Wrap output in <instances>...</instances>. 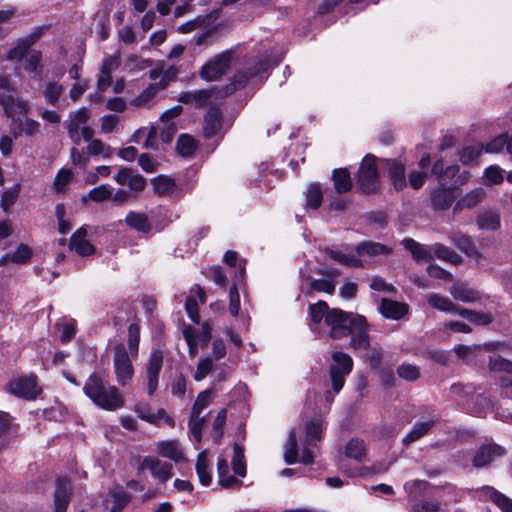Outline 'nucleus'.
I'll use <instances>...</instances> for the list:
<instances>
[{"label": "nucleus", "mask_w": 512, "mask_h": 512, "mask_svg": "<svg viewBox=\"0 0 512 512\" xmlns=\"http://www.w3.org/2000/svg\"><path fill=\"white\" fill-rule=\"evenodd\" d=\"M326 325L330 328L329 336L340 340L351 336L350 347L354 350L370 348L369 325L366 318L339 308H332L326 317Z\"/></svg>", "instance_id": "1"}, {"label": "nucleus", "mask_w": 512, "mask_h": 512, "mask_svg": "<svg viewBox=\"0 0 512 512\" xmlns=\"http://www.w3.org/2000/svg\"><path fill=\"white\" fill-rule=\"evenodd\" d=\"M127 344L117 342L113 346V369L117 383L124 387L134 376L132 360L138 357L140 344V325L133 322L128 326Z\"/></svg>", "instance_id": "2"}, {"label": "nucleus", "mask_w": 512, "mask_h": 512, "mask_svg": "<svg viewBox=\"0 0 512 512\" xmlns=\"http://www.w3.org/2000/svg\"><path fill=\"white\" fill-rule=\"evenodd\" d=\"M84 394L98 407L115 411L124 406L119 389L109 384L105 371H94L83 387Z\"/></svg>", "instance_id": "3"}, {"label": "nucleus", "mask_w": 512, "mask_h": 512, "mask_svg": "<svg viewBox=\"0 0 512 512\" xmlns=\"http://www.w3.org/2000/svg\"><path fill=\"white\" fill-rule=\"evenodd\" d=\"M355 181L358 191L362 194L370 195L379 191L380 180L374 155L367 154L363 158L355 175Z\"/></svg>", "instance_id": "4"}, {"label": "nucleus", "mask_w": 512, "mask_h": 512, "mask_svg": "<svg viewBox=\"0 0 512 512\" xmlns=\"http://www.w3.org/2000/svg\"><path fill=\"white\" fill-rule=\"evenodd\" d=\"M332 364L329 368V376L332 382V389L334 393H339L344 386L345 377L350 374L353 368L352 358L344 352H333Z\"/></svg>", "instance_id": "5"}, {"label": "nucleus", "mask_w": 512, "mask_h": 512, "mask_svg": "<svg viewBox=\"0 0 512 512\" xmlns=\"http://www.w3.org/2000/svg\"><path fill=\"white\" fill-rule=\"evenodd\" d=\"M232 56L229 51L214 56L204 64L199 72L200 77L208 82L217 81L228 71Z\"/></svg>", "instance_id": "6"}, {"label": "nucleus", "mask_w": 512, "mask_h": 512, "mask_svg": "<svg viewBox=\"0 0 512 512\" xmlns=\"http://www.w3.org/2000/svg\"><path fill=\"white\" fill-rule=\"evenodd\" d=\"M164 352L159 347L151 350L150 356L145 364V373L147 378V392L149 396L154 395L158 388L159 374L163 367Z\"/></svg>", "instance_id": "7"}, {"label": "nucleus", "mask_w": 512, "mask_h": 512, "mask_svg": "<svg viewBox=\"0 0 512 512\" xmlns=\"http://www.w3.org/2000/svg\"><path fill=\"white\" fill-rule=\"evenodd\" d=\"M7 390L19 398L33 400L39 394L37 377L35 375H24L15 378L8 383Z\"/></svg>", "instance_id": "8"}, {"label": "nucleus", "mask_w": 512, "mask_h": 512, "mask_svg": "<svg viewBox=\"0 0 512 512\" xmlns=\"http://www.w3.org/2000/svg\"><path fill=\"white\" fill-rule=\"evenodd\" d=\"M506 455V449L496 443L481 445L472 459L475 468H484L493 465L497 459Z\"/></svg>", "instance_id": "9"}, {"label": "nucleus", "mask_w": 512, "mask_h": 512, "mask_svg": "<svg viewBox=\"0 0 512 512\" xmlns=\"http://www.w3.org/2000/svg\"><path fill=\"white\" fill-rule=\"evenodd\" d=\"M114 180L136 193L142 192L146 187V179L130 167L121 168L114 176Z\"/></svg>", "instance_id": "10"}, {"label": "nucleus", "mask_w": 512, "mask_h": 512, "mask_svg": "<svg viewBox=\"0 0 512 512\" xmlns=\"http://www.w3.org/2000/svg\"><path fill=\"white\" fill-rule=\"evenodd\" d=\"M148 469L161 483H166L172 476L173 466L170 463H161L156 457L146 456L138 468V473Z\"/></svg>", "instance_id": "11"}, {"label": "nucleus", "mask_w": 512, "mask_h": 512, "mask_svg": "<svg viewBox=\"0 0 512 512\" xmlns=\"http://www.w3.org/2000/svg\"><path fill=\"white\" fill-rule=\"evenodd\" d=\"M88 231L85 226L78 228L69 239V248L82 257L91 256L96 252L95 246L87 240Z\"/></svg>", "instance_id": "12"}, {"label": "nucleus", "mask_w": 512, "mask_h": 512, "mask_svg": "<svg viewBox=\"0 0 512 512\" xmlns=\"http://www.w3.org/2000/svg\"><path fill=\"white\" fill-rule=\"evenodd\" d=\"M431 252L441 260L453 264L461 262V257L443 244L436 243L431 247L418 244V260L431 257Z\"/></svg>", "instance_id": "13"}, {"label": "nucleus", "mask_w": 512, "mask_h": 512, "mask_svg": "<svg viewBox=\"0 0 512 512\" xmlns=\"http://www.w3.org/2000/svg\"><path fill=\"white\" fill-rule=\"evenodd\" d=\"M451 296L456 301L463 303L479 302L482 299V294L477 289L473 288L466 282L457 281L449 289Z\"/></svg>", "instance_id": "14"}, {"label": "nucleus", "mask_w": 512, "mask_h": 512, "mask_svg": "<svg viewBox=\"0 0 512 512\" xmlns=\"http://www.w3.org/2000/svg\"><path fill=\"white\" fill-rule=\"evenodd\" d=\"M71 496V483L66 477L56 479L54 512H66Z\"/></svg>", "instance_id": "15"}, {"label": "nucleus", "mask_w": 512, "mask_h": 512, "mask_svg": "<svg viewBox=\"0 0 512 512\" xmlns=\"http://www.w3.org/2000/svg\"><path fill=\"white\" fill-rule=\"evenodd\" d=\"M222 128V112L220 108L213 106L204 116L203 136L206 139L214 137Z\"/></svg>", "instance_id": "16"}, {"label": "nucleus", "mask_w": 512, "mask_h": 512, "mask_svg": "<svg viewBox=\"0 0 512 512\" xmlns=\"http://www.w3.org/2000/svg\"><path fill=\"white\" fill-rule=\"evenodd\" d=\"M408 305L392 299L383 298L379 305V312L387 319L399 320L408 313Z\"/></svg>", "instance_id": "17"}, {"label": "nucleus", "mask_w": 512, "mask_h": 512, "mask_svg": "<svg viewBox=\"0 0 512 512\" xmlns=\"http://www.w3.org/2000/svg\"><path fill=\"white\" fill-rule=\"evenodd\" d=\"M445 183H441V187L435 189L431 195V202L435 209L446 210L454 201V188L444 187Z\"/></svg>", "instance_id": "18"}, {"label": "nucleus", "mask_w": 512, "mask_h": 512, "mask_svg": "<svg viewBox=\"0 0 512 512\" xmlns=\"http://www.w3.org/2000/svg\"><path fill=\"white\" fill-rule=\"evenodd\" d=\"M476 222L481 230L496 231L501 226L500 212L497 210H483L478 214Z\"/></svg>", "instance_id": "19"}, {"label": "nucleus", "mask_w": 512, "mask_h": 512, "mask_svg": "<svg viewBox=\"0 0 512 512\" xmlns=\"http://www.w3.org/2000/svg\"><path fill=\"white\" fill-rule=\"evenodd\" d=\"M157 452L160 456L169 458L174 462L186 460L184 453L177 440L161 441L157 445Z\"/></svg>", "instance_id": "20"}, {"label": "nucleus", "mask_w": 512, "mask_h": 512, "mask_svg": "<svg viewBox=\"0 0 512 512\" xmlns=\"http://www.w3.org/2000/svg\"><path fill=\"white\" fill-rule=\"evenodd\" d=\"M251 78L253 77L250 75L248 68L238 71L234 74L230 83L222 87L220 90L221 96L227 97L237 90L243 89Z\"/></svg>", "instance_id": "21"}, {"label": "nucleus", "mask_w": 512, "mask_h": 512, "mask_svg": "<svg viewBox=\"0 0 512 512\" xmlns=\"http://www.w3.org/2000/svg\"><path fill=\"white\" fill-rule=\"evenodd\" d=\"M125 223L131 229L147 234L152 230V225L145 213L130 211L125 217Z\"/></svg>", "instance_id": "22"}, {"label": "nucleus", "mask_w": 512, "mask_h": 512, "mask_svg": "<svg viewBox=\"0 0 512 512\" xmlns=\"http://www.w3.org/2000/svg\"><path fill=\"white\" fill-rule=\"evenodd\" d=\"M154 193L159 197L171 196L176 191V182L166 175H158L151 179Z\"/></svg>", "instance_id": "23"}, {"label": "nucleus", "mask_w": 512, "mask_h": 512, "mask_svg": "<svg viewBox=\"0 0 512 512\" xmlns=\"http://www.w3.org/2000/svg\"><path fill=\"white\" fill-rule=\"evenodd\" d=\"M389 167V178L396 190L400 191L406 186L405 165L397 160H386Z\"/></svg>", "instance_id": "24"}, {"label": "nucleus", "mask_w": 512, "mask_h": 512, "mask_svg": "<svg viewBox=\"0 0 512 512\" xmlns=\"http://www.w3.org/2000/svg\"><path fill=\"white\" fill-rule=\"evenodd\" d=\"M486 196L483 188H475L463 196L454 206V213L461 211L464 208H473L478 205Z\"/></svg>", "instance_id": "25"}, {"label": "nucleus", "mask_w": 512, "mask_h": 512, "mask_svg": "<svg viewBox=\"0 0 512 512\" xmlns=\"http://www.w3.org/2000/svg\"><path fill=\"white\" fill-rule=\"evenodd\" d=\"M198 149L197 141L189 134H181L176 142V152L183 158H193Z\"/></svg>", "instance_id": "26"}, {"label": "nucleus", "mask_w": 512, "mask_h": 512, "mask_svg": "<svg viewBox=\"0 0 512 512\" xmlns=\"http://www.w3.org/2000/svg\"><path fill=\"white\" fill-rule=\"evenodd\" d=\"M334 189L337 193L343 194L351 190L352 181L347 168L334 169L332 172Z\"/></svg>", "instance_id": "27"}, {"label": "nucleus", "mask_w": 512, "mask_h": 512, "mask_svg": "<svg viewBox=\"0 0 512 512\" xmlns=\"http://www.w3.org/2000/svg\"><path fill=\"white\" fill-rule=\"evenodd\" d=\"M278 63L279 61L274 59L272 55L265 54L261 55L253 66L248 67V70L253 78L260 77L263 74L268 73V71L274 66H277Z\"/></svg>", "instance_id": "28"}, {"label": "nucleus", "mask_w": 512, "mask_h": 512, "mask_svg": "<svg viewBox=\"0 0 512 512\" xmlns=\"http://www.w3.org/2000/svg\"><path fill=\"white\" fill-rule=\"evenodd\" d=\"M429 305L442 312H448L453 314H459L461 307L453 303L448 297L441 296L438 294H430L427 299Z\"/></svg>", "instance_id": "29"}, {"label": "nucleus", "mask_w": 512, "mask_h": 512, "mask_svg": "<svg viewBox=\"0 0 512 512\" xmlns=\"http://www.w3.org/2000/svg\"><path fill=\"white\" fill-rule=\"evenodd\" d=\"M486 153H499L506 148L507 152L512 154V135L501 134L489 141L485 146L483 145Z\"/></svg>", "instance_id": "30"}, {"label": "nucleus", "mask_w": 512, "mask_h": 512, "mask_svg": "<svg viewBox=\"0 0 512 512\" xmlns=\"http://www.w3.org/2000/svg\"><path fill=\"white\" fill-rule=\"evenodd\" d=\"M168 84V80L165 78L161 79L158 85L150 84L146 89H144L137 97H135L131 101V105L140 107L149 103L157 94L158 86L164 89Z\"/></svg>", "instance_id": "31"}, {"label": "nucleus", "mask_w": 512, "mask_h": 512, "mask_svg": "<svg viewBox=\"0 0 512 512\" xmlns=\"http://www.w3.org/2000/svg\"><path fill=\"white\" fill-rule=\"evenodd\" d=\"M355 250L358 255L366 254L368 256L387 255L391 253V249L386 245L373 241H363L355 247Z\"/></svg>", "instance_id": "32"}, {"label": "nucleus", "mask_w": 512, "mask_h": 512, "mask_svg": "<svg viewBox=\"0 0 512 512\" xmlns=\"http://www.w3.org/2000/svg\"><path fill=\"white\" fill-rule=\"evenodd\" d=\"M484 495H487L502 512H512V500L491 486L482 488Z\"/></svg>", "instance_id": "33"}, {"label": "nucleus", "mask_w": 512, "mask_h": 512, "mask_svg": "<svg viewBox=\"0 0 512 512\" xmlns=\"http://www.w3.org/2000/svg\"><path fill=\"white\" fill-rule=\"evenodd\" d=\"M196 472L199 481L203 486H208L211 484L212 477L209 471V462L206 451H201L197 456Z\"/></svg>", "instance_id": "34"}, {"label": "nucleus", "mask_w": 512, "mask_h": 512, "mask_svg": "<svg viewBox=\"0 0 512 512\" xmlns=\"http://www.w3.org/2000/svg\"><path fill=\"white\" fill-rule=\"evenodd\" d=\"M488 367L492 372H504L507 373L508 376L505 378L512 379V362L503 358L498 354H493L489 357ZM504 379L502 377L500 382Z\"/></svg>", "instance_id": "35"}, {"label": "nucleus", "mask_w": 512, "mask_h": 512, "mask_svg": "<svg viewBox=\"0 0 512 512\" xmlns=\"http://www.w3.org/2000/svg\"><path fill=\"white\" fill-rule=\"evenodd\" d=\"M325 430L324 422L320 419L310 420L306 422L305 432H306V443L308 445H313L314 442L320 441L322 439L323 431Z\"/></svg>", "instance_id": "36"}, {"label": "nucleus", "mask_w": 512, "mask_h": 512, "mask_svg": "<svg viewBox=\"0 0 512 512\" xmlns=\"http://www.w3.org/2000/svg\"><path fill=\"white\" fill-rule=\"evenodd\" d=\"M451 240L454 243L455 246L468 256L472 257H480L481 254L477 251L475 246L473 245L471 239L469 236L461 234V233H454L451 236Z\"/></svg>", "instance_id": "37"}, {"label": "nucleus", "mask_w": 512, "mask_h": 512, "mask_svg": "<svg viewBox=\"0 0 512 512\" xmlns=\"http://www.w3.org/2000/svg\"><path fill=\"white\" fill-rule=\"evenodd\" d=\"M331 309L327 302L320 300L315 304L309 305V317L314 324H319L322 320L326 323V317L331 312Z\"/></svg>", "instance_id": "38"}, {"label": "nucleus", "mask_w": 512, "mask_h": 512, "mask_svg": "<svg viewBox=\"0 0 512 512\" xmlns=\"http://www.w3.org/2000/svg\"><path fill=\"white\" fill-rule=\"evenodd\" d=\"M345 455L359 462L364 461L366 457L365 443L359 438L351 439L345 447Z\"/></svg>", "instance_id": "39"}, {"label": "nucleus", "mask_w": 512, "mask_h": 512, "mask_svg": "<svg viewBox=\"0 0 512 512\" xmlns=\"http://www.w3.org/2000/svg\"><path fill=\"white\" fill-rule=\"evenodd\" d=\"M232 469L239 477L246 475V461L244 456V449L238 443L233 445Z\"/></svg>", "instance_id": "40"}, {"label": "nucleus", "mask_w": 512, "mask_h": 512, "mask_svg": "<svg viewBox=\"0 0 512 512\" xmlns=\"http://www.w3.org/2000/svg\"><path fill=\"white\" fill-rule=\"evenodd\" d=\"M323 201V191L319 183L309 185L306 192V207L317 210Z\"/></svg>", "instance_id": "41"}, {"label": "nucleus", "mask_w": 512, "mask_h": 512, "mask_svg": "<svg viewBox=\"0 0 512 512\" xmlns=\"http://www.w3.org/2000/svg\"><path fill=\"white\" fill-rule=\"evenodd\" d=\"M112 197V189L107 185H100L93 189H91L88 194L83 195L81 200L83 203H86L87 200L94 201L96 203L104 202L106 200L111 199Z\"/></svg>", "instance_id": "42"}, {"label": "nucleus", "mask_w": 512, "mask_h": 512, "mask_svg": "<svg viewBox=\"0 0 512 512\" xmlns=\"http://www.w3.org/2000/svg\"><path fill=\"white\" fill-rule=\"evenodd\" d=\"M325 253H326V255L329 256V258L340 263L341 265L351 267V268L361 266V261L356 256H354L352 254H345L341 251L332 250V249H326Z\"/></svg>", "instance_id": "43"}, {"label": "nucleus", "mask_w": 512, "mask_h": 512, "mask_svg": "<svg viewBox=\"0 0 512 512\" xmlns=\"http://www.w3.org/2000/svg\"><path fill=\"white\" fill-rule=\"evenodd\" d=\"M42 54L40 51H33L25 61L24 68L30 74H33V78H41L43 66L41 64Z\"/></svg>", "instance_id": "44"}, {"label": "nucleus", "mask_w": 512, "mask_h": 512, "mask_svg": "<svg viewBox=\"0 0 512 512\" xmlns=\"http://www.w3.org/2000/svg\"><path fill=\"white\" fill-rule=\"evenodd\" d=\"M458 315L476 325H488L493 321V317L490 314L477 312L466 308H460Z\"/></svg>", "instance_id": "45"}, {"label": "nucleus", "mask_w": 512, "mask_h": 512, "mask_svg": "<svg viewBox=\"0 0 512 512\" xmlns=\"http://www.w3.org/2000/svg\"><path fill=\"white\" fill-rule=\"evenodd\" d=\"M298 460V444L296 433L294 430H291L289 433V438L285 446L284 452V461L288 465H292L296 463Z\"/></svg>", "instance_id": "46"}, {"label": "nucleus", "mask_w": 512, "mask_h": 512, "mask_svg": "<svg viewBox=\"0 0 512 512\" xmlns=\"http://www.w3.org/2000/svg\"><path fill=\"white\" fill-rule=\"evenodd\" d=\"M483 150L484 148L482 144L465 146L458 152L459 160L464 165H468L475 161L480 156Z\"/></svg>", "instance_id": "47"}, {"label": "nucleus", "mask_w": 512, "mask_h": 512, "mask_svg": "<svg viewBox=\"0 0 512 512\" xmlns=\"http://www.w3.org/2000/svg\"><path fill=\"white\" fill-rule=\"evenodd\" d=\"M63 92L64 87L62 85L57 82H49L43 91V96L47 104L54 106Z\"/></svg>", "instance_id": "48"}, {"label": "nucleus", "mask_w": 512, "mask_h": 512, "mask_svg": "<svg viewBox=\"0 0 512 512\" xmlns=\"http://www.w3.org/2000/svg\"><path fill=\"white\" fill-rule=\"evenodd\" d=\"M212 396L213 392L212 390L209 389L204 390L197 395L191 410V413L194 414V417L197 418L201 414V412L206 407H208V405L212 402Z\"/></svg>", "instance_id": "49"}, {"label": "nucleus", "mask_w": 512, "mask_h": 512, "mask_svg": "<svg viewBox=\"0 0 512 512\" xmlns=\"http://www.w3.org/2000/svg\"><path fill=\"white\" fill-rule=\"evenodd\" d=\"M226 417H227V410L226 409H221L216 418L214 419L213 421V425H212V438H213V442L215 444H219L222 440V437H223V427L225 425V422H226Z\"/></svg>", "instance_id": "50"}, {"label": "nucleus", "mask_w": 512, "mask_h": 512, "mask_svg": "<svg viewBox=\"0 0 512 512\" xmlns=\"http://www.w3.org/2000/svg\"><path fill=\"white\" fill-rule=\"evenodd\" d=\"M224 262L231 267L237 268V271H236L237 277H239L241 279L244 277L246 261L239 259L237 252L228 250L224 254Z\"/></svg>", "instance_id": "51"}, {"label": "nucleus", "mask_w": 512, "mask_h": 512, "mask_svg": "<svg viewBox=\"0 0 512 512\" xmlns=\"http://www.w3.org/2000/svg\"><path fill=\"white\" fill-rule=\"evenodd\" d=\"M88 154L92 156L102 155L104 158L112 156V148L105 145L100 139H94L87 146Z\"/></svg>", "instance_id": "52"}, {"label": "nucleus", "mask_w": 512, "mask_h": 512, "mask_svg": "<svg viewBox=\"0 0 512 512\" xmlns=\"http://www.w3.org/2000/svg\"><path fill=\"white\" fill-rule=\"evenodd\" d=\"M123 311L126 314H133L134 318L138 320L137 316L135 315L134 311L131 309L127 301L123 300L118 303L117 312L111 318L112 324L116 329L122 328L125 323L124 318L120 315L121 312Z\"/></svg>", "instance_id": "53"}, {"label": "nucleus", "mask_w": 512, "mask_h": 512, "mask_svg": "<svg viewBox=\"0 0 512 512\" xmlns=\"http://www.w3.org/2000/svg\"><path fill=\"white\" fill-rule=\"evenodd\" d=\"M503 169L497 165H491L484 171V178L489 185H495L503 182Z\"/></svg>", "instance_id": "54"}, {"label": "nucleus", "mask_w": 512, "mask_h": 512, "mask_svg": "<svg viewBox=\"0 0 512 512\" xmlns=\"http://www.w3.org/2000/svg\"><path fill=\"white\" fill-rule=\"evenodd\" d=\"M205 423V417H200V415L196 418L194 414H190L188 427L195 438V440L199 443L202 440V429Z\"/></svg>", "instance_id": "55"}, {"label": "nucleus", "mask_w": 512, "mask_h": 512, "mask_svg": "<svg viewBox=\"0 0 512 512\" xmlns=\"http://www.w3.org/2000/svg\"><path fill=\"white\" fill-rule=\"evenodd\" d=\"M32 250L26 244L21 243L16 251L11 255V262L16 264H25L30 261Z\"/></svg>", "instance_id": "56"}, {"label": "nucleus", "mask_w": 512, "mask_h": 512, "mask_svg": "<svg viewBox=\"0 0 512 512\" xmlns=\"http://www.w3.org/2000/svg\"><path fill=\"white\" fill-rule=\"evenodd\" d=\"M212 369L213 360L209 357L202 358L197 364V368L193 377L196 381H201L212 371Z\"/></svg>", "instance_id": "57"}, {"label": "nucleus", "mask_w": 512, "mask_h": 512, "mask_svg": "<svg viewBox=\"0 0 512 512\" xmlns=\"http://www.w3.org/2000/svg\"><path fill=\"white\" fill-rule=\"evenodd\" d=\"M72 178V171L70 169L62 168L58 171L56 174V177L54 179V189L57 192H61L64 190L66 185L70 182Z\"/></svg>", "instance_id": "58"}, {"label": "nucleus", "mask_w": 512, "mask_h": 512, "mask_svg": "<svg viewBox=\"0 0 512 512\" xmlns=\"http://www.w3.org/2000/svg\"><path fill=\"white\" fill-rule=\"evenodd\" d=\"M240 310V295L237 284H232L229 290V311L232 316H237Z\"/></svg>", "instance_id": "59"}, {"label": "nucleus", "mask_w": 512, "mask_h": 512, "mask_svg": "<svg viewBox=\"0 0 512 512\" xmlns=\"http://www.w3.org/2000/svg\"><path fill=\"white\" fill-rule=\"evenodd\" d=\"M19 196V188L18 185L14 188L8 189L3 192L1 197V207L6 212L8 209L15 204L17 198Z\"/></svg>", "instance_id": "60"}, {"label": "nucleus", "mask_w": 512, "mask_h": 512, "mask_svg": "<svg viewBox=\"0 0 512 512\" xmlns=\"http://www.w3.org/2000/svg\"><path fill=\"white\" fill-rule=\"evenodd\" d=\"M439 420V417L435 413H428V417L424 416L418 421V438L427 434L432 426Z\"/></svg>", "instance_id": "61"}, {"label": "nucleus", "mask_w": 512, "mask_h": 512, "mask_svg": "<svg viewBox=\"0 0 512 512\" xmlns=\"http://www.w3.org/2000/svg\"><path fill=\"white\" fill-rule=\"evenodd\" d=\"M214 89H202L194 91V104L197 108H203L208 105L213 97Z\"/></svg>", "instance_id": "62"}, {"label": "nucleus", "mask_w": 512, "mask_h": 512, "mask_svg": "<svg viewBox=\"0 0 512 512\" xmlns=\"http://www.w3.org/2000/svg\"><path fill=\"white\" fill-rule=\"evenodd\" d=\"M310 290L333 294L335 291V285L330 280L315 279L310 283Z\"/></svg>", "instance_id": "63"}, {"label": "nucleus", "mask_w": 512, "mask_h": 512, "mask_svg": "<svg viewBox=\"0 0 512 512\" xmlns=\"http://www.w3.org/2000/svg\"><path fill=\"white\" fill-rule=\"evenodd\" d=\"M29 49L30 46L21 39L18 44L8 52L7 59L20 61L24 58Z\"/></svg>", "instance_id": "64"}]
</instances>
